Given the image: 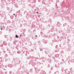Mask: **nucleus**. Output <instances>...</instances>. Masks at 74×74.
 <instances>
[{"label":"nucleus","mask_w":74,"mask_h":74,"mask_svg":"<svg viewBox=\"0 0 74 74\" xmlns=\"http://www.w3.org/2000/svg\"><path fill=\"white\" fill-rule=\"evenodd\" d=\"M60 22H58L57 24V25L58 26H60Z\"/></svg>","instance_id":"6"},{"label":"nucleus","mask_w":74,"mask_h":74,"mask_svg":"<svg viewBox=\"0 0 74 74\" xmlns=\"http://www.w3.org/2000/svg\"><path fill=\"white\" fill-rule=\"evenodd\" d=\"M14 61H15L14 63L15 64H19V62H20L19 59L15 58V59H14Z\"/></svg>","instance_id":"1"},{"label":"nucleus","mask_w":74,"mask_h":74,"mask_svg":"<svg viewBox=\"0 0 74 74\" xmlns=\"http://www.w3.org/2000/svg\"><path fill=\"white\" fill-rule=\"evenodd\" d=\"M57 8H58V6H57Z\"/></svg>","instance_id":"34"},{"label":"nucleus","mask_w":74,"mask_h":74,"mask_svg":"<svg viewBox=\"0 0 74 74\" xmlns=\"http://www.w3.org/2000/svg\"><path fill=\"white\" fill-rule=\"evenodd\" d=\"M55 67H57V66L56 65H55Z\"/></svg>","instance_id":"23"},{"label":"nucleus","mask_w":74,"mask_h":74,"mask_svg":"<svg viewBox=\"0 0 74 74\" xmlns=\"http://www.w3.org/2000/svg\"><path fill=\"white\" fill-rule=\"evenodd\" d=\"M43 42L45 44H47V42H48V41L45 40H43Z\"/></svg>","instance_id":"5"},{"label":"nucleus","mask_w":74,"mask_h":74,"mask_svg":"<svg viewBox=\"0 0 74 74\" xmlns=\"http://www.w3.org/2000/svg\"><path fill=\"white\" fill-rule=\"evenodd\" d=\"M50 66V65H49V64L48 65V67H49Z\"/></svg>","instance_id":"18"},{"label":"nucleus","mask_w":74,"mask_h":74,"mask_svg":"<svg viewBox=\"0 0 74 74\" xmlns=\"http://www.w3.org/2000/svg\"><path fill=\"white\" fill-rule=\"evenodd\" d=\"M58 51H59V49H58L55 48L54 49V52H58Z\"/></svg>","instance_id":"4"},{"label":"nucleus","mask_w":74,"mask_h":74,"mask_svg":"<svg viewBox=\"0 0 74 74\" xmlns=\"http://www.w3.org/2000/svg\"><path fill=\"white\" fill-rule=\"evenodd\" d=\"M32 39H34V38L33 39V37H32Z\"/></svg>","instance_id":"20"},{"label":"nucleus","mask_w":74,"mask_h":74,"mask_svg":"<svg viewBox=\"0 0 74 74\" xmlns=\"http://www.w3.org/2000/svg\"><path fill=\"white\" fill-rule=\"evenodd\" d=\"M55 33L54 34V35H55Z\"/></svg>","instance_id":"35"},{"label":"nucleus","mask_w":74,"mask_h":74,"mask_svg":"<svg viewBox=\"0 0 74 74\" xmlns=\"http://www.w3.org/2000/svg\"><path fill=\"white\" fill-rule=\"evenodd\" d=\"M7 35H5L4 36V37H5V38H7Z\"/></svg>","instance_id":"14"},{"label":"nucleus","mask_w":74,"mask_h":74,"mask_svg":"<svg viewBox=\"0 0 74 74\" xmlns=\"http://www.w3.org/2000/svg\"><path fill=\"white\" fill-rule=\"evenodd\" d=\"M38 16L39 18H40V15H38Z\"/></svg>","instance_id":"21"},{"label":"nucleus","mask_w":74,"mask_h":74,"mask_svg":"<svg viewBox=\"0 0 74 74\" xmlns=\"http://www.w3.org/2000/svg\"><path fill=\"white\" fill-rule=\"evenodd\" d=\"M38 12H36V14H38Z\"/></svg>","instance_id":"22"},{"label":"nucleus","mask_w":74,"mask_h":74,"mask_svg":"<svg viewBox=\"0 0 74 74\" xmlns=\"http://www.w3.org/2000/svg\"><path fill=\"white\" fill-rule=\"evenodd\" d=\"M45 53L47 55H48L49 54V50L47 49H45V51H44Z\"/></svg>","instance_id":"2"},{"label":"nucleus","mask_w":74,"mask_h":74,"mask_svg":"<svg viewBox=\"0 0 74 74\" xmlns=\"http://www.w3.org/2000/svg\"><path fill=\"white\" fill-rule=\"evenodd\" d=\"M17 53H20V51H18L17 52Z\"/></svg>","instance_id":"13"},{"label":"nucleus","mask_w":74,"mask_h":74,"mask_svg":"<svg viewBox=\"0 0 74 74\" xmlns=\"http://www.w3.org/2000/svg\"><path fill=\"white\" fill-rule=\"evenodd\" d=\"M5 74H6L7 72H5Z\"/></svg>","instance_id":"24"},{"label":"nucleus","mask_w":74,"mask_h":74,"mask_svg":"<svg viewBox=\"0 0 74 74\" xmlns=\"http://www.w3.org/2000/svg\"><path fill=\"white\" fill-rule=\"evenodd\" d=\"M22 36V35H20V37H21Z\"/></svg>","instance_id":"28"},{"label":"nucleus","mask_w":74,"mask_h":74,"mask_svg":"<svg viewBox=\"0 0 74 74\" xmlns=\"http://www.w3.org/2000/svg\"><path fill=\"white\" fill-rule=\"evenodd\" d=\"M25 56H27V54H25Z\"/></svg>","instance_id":"32"},{"label":"nucleus","mask_w":74,"mask_h":74,"mask_svg":"<svg viewBox=\"0 0 74 74\" xmlns=\"http://www.w3.org/2000/svg\"><path fill=\"white\" fill-rule=\"evenodd\" d=\"M11 73H12V71H10V74H11Z\"/></svg>","instance_id":"16"},{"label":"nucleus","mask_w":74,"mask_h":74,"mask_svg":"<svg viewBox=\"0 0 74 74\" xmlns=\"http://www.w3.org/2000/svg\"><path fill=\"white\" fill-rule=\"evenodd\" d=\"M61 70H62V71H63V69H61Z\"/></svg>","instance_id":"29"},{"label":"nucleus","mask_w":74,"mask_h":74,"mask_svg":"<svg viewBox=\"0 0 74 74\" xmlns=\"http://www.w3.org/2000/svg\"><path fill=\"white\" fill-rule=\"evenodd\" d=\"M67 60V59L66 58H64V62H66V61Z\"/></svg>","instance_id":"7"},{"label":"nucleus","mask_w":74,"mask_h":74,"mask_svg":"<svg viewBox=\"0 0 74 74\" xmlns=\"http://www.w3.org/2000/svg\"><path fill=\"white\" fill-rule=\"evenodd\" d=\"M15 15V14H13V15Z\"/></svg>","instance_id":"31"},{"label":"nucleus","mask_w":74,"mask_h":74,"mask_svg":"<svg viewBox=\"0 0 74 74\" xmlns=\"http://www.w3.org/2000/svg\"><path fill=\"white\" fill-rule=\"evenodd\" d=\"M5 67H7V66H5Z\"/></svg>","instance_id":"37"},{"label":"nucleus","mask_w":74,"mask_h":74,"mask_svg":"<svg viewBox=\"0 0 74 74\" xmlns=\"http://www.w3.org/2000/svg\"><path fill=\"white\" fill-rule=\"evenodd\" d=\"M1 7H3V3H2L1 4Z\"/></svg>","instance_id":"12"},{"label":"nucleus","mask_w":74,"mask_h":74,"mask_svg":"<svg viewBox=\"0 0 74 74\" xmlns=\"http://www.w3.org/2000/svg\"><path fill=\"white\" fill-rule=\"evenodd\" d=\"M40 51H42V50L40 49Z\"/></svg>","instance_id":"30"},{"label":"nucleus","mask_w":74,"mask_h":74,"mask_svg":"<svg viewBox=\"0 0 74 74\" xmlns=\"http://www.w3.org/2000/svg\"><path fill=\"white\" fill-rule=\"evenodd\" d=\"M51 70H52V67H51Z\"/></svg>","instance_id":"26"},{"label":"nucleus","mask_w":74,"mask_h":74,"mask_svg":"<svg viewBox=\"0 0 74 74\" xmlns=\"http://www.w3.org/2000/svg\"><path fill=\"white\" fill-rule=\"evenodd\" d=\"M63 26H64V25Z\"/></svg>","instance_id":"38"},{"label":"nucleus","mask_w":74,"mask_h":74,"mask_svg":"<svg viewBox=\"0 0 74 74\" xmlns=\"http://www.w3.org/2000/svg\"><path fill=\"white\" fill-rule=\"evenodd\" d=\"M56 6H57V5H56Z\"/></svg>","instance_id":"36"},{"label":"nucleus","mask_w":74,"mask_h":74,"mask_svg":"<svg viewBox=\"0 0 74 74\" xmlns=\"http://www.w3.org/2000/svg\"><path fill=\"white\" fill-rule=\"evenodd\" d=\"M0 27L1 30H2V29H5V27L4 26V25L2 27L1 26Z\"/></svg>","instance_id":"3"},{"label":"nucleus","mask_w":74,"mask_h":74,"mask_svg":"<svg viewBox=\"0 0 74 74\" xmlns=\"http://www.w3.org/2000/svg\"><path fill=\"white\" fill-rule=\"evenodd\" d=\"M62 61H63V62H64V59H62Z\"/></svg>","instance_id":"19"},{"label":"nucleus","mask_w":74,"mask_h":74,"mask_svg":"<svg viewBox=\"0 0 74 74\" xmlns=\"http://www.w3.org/2000/svg\"><path fill=\"white\" fill-rule=\"evenodd\" d=\"M57 48V49H58V45H57L56 46V48Z\"/></svg>","instance_id":"10"},{"label":"nucleus","mask_w":74,"mask_h":74,"mask_svg":"<svg viewBox=\"0 0 74 74\" xmlns=\"http://www.w3.org/2000/svg\"><path fill=\"white\" fill-rule=\"evenodd\" d=\"M60 45H61L60 44V47H61V46Z\"/></svg>","instance_id":"25"},{"label":"nucleus","mask_w":74,"mask_h":74,"mask_svg":"<svg viewBox=\"0 0 74 74\" xmlns=\"http://www.w3.org/2000/svg\"><path fill=\"white\" fill-rule=\"evenodd\" d=\"M20 69H21V67H20V68H19L18 69V70H20Z\"/></svg>","instance_id":"17"},{"label":"nucleus","mask_w":74,"mask_h":74,"mask_svg":"<svg viewBox=\"0 0 74 74\" xmlns=\"http://www.w3.org/2000/svg\"><path fill=\"white\" fill-rule=\"evenodd\" d=\"M11 38H11H11V37H10Z\"/></svg>","instance_id":"33"},{"label":"nucleus","mask_w":74,"mask_h":74,"mask_svg":"<svg viewBox=\"0 0 74 74\" xmlns=\"http://www.w3.org/2000/svg\"><path fill=\"white\" fill-rule=\"evenodd\" d=\"M16 38H18V36L17 35H16Z\"/></svg>","instance_id":"11"},{"label":"nucleus","mask_w":74,"mask_h":74,"mask_svg":"<svg viewBox=\"0 0 74 74\" xmlns=\"http://www.w3.org/2000/svg\"><path fill=\"white\" fill-rule=\"evenodd\" d=\"M59 54H57L56 55V57L57 58L59 57Z\"/></svg>","instance_id":"8"},{"label":"nucleus","mask_w":74,"mask_h":74,"mask_svg":"<svg viewBox=\"0 0 74 74\" xmlns=\"http://www.w3.org/2000/svg\"><path fill=\"white\" fill-rule=\"evenodd\" d=\"M35 36H36V37H37V35H36Z\"/></svg>","instance_id":"27"},{"label":"nucleus","mask_w":74,"mask_h":74,"mask_svg":"<svg viewBox=\"0 0 74 74\" xmlns=\"http://www.w3.org/2000/svg\"><path fill=\"white\" fill-rule=\"evenodd\" d=\"M7 10H9V9H10V8L7 7Z\"/></svg>","instance_id":"15"},{"label":"nucleus","mask_w":74,"mask_h":74,"mask_svg":"<svg viewBox=\"0 0 74 74\" xmlns=\"http://www.w3.org/2000/svg\"><path fill=\"white\" fill-rule=\"evenodd\" d=\"M30 71L32 73H33V71L32 70V69H30Z\"/></svg>","instance_id":"9"}]
</instances>
